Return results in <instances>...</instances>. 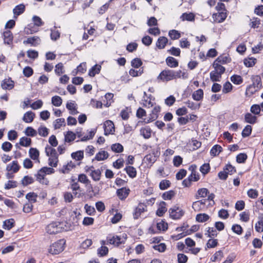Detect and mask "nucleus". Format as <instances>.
Returning <instances> with one entry per match:
<instances>
[{
    "label": "nucleus",
    "mask_w": 263,
    "mask_h": 263,
    "mask_svg": "<svg viewBox=\"0 0 263 263\" xmlns=\"http://www.w3.org/2000/svg\"><path fill=\"white\" fill-rule=\"evenodd\" d=\"M213 67L215 69L214 71H217L219 74H222L225 72V68L218 62L214 61L213 64Z\"/></svg>",
    "instance_id": "f704fd0d"
},
{
    "label": "nucleus",
    "mask_w": 263,
    "mask_h": 263,
    "mask_svg": "<svg viewBox=\"0 0 263 263\" xmlns=\"http://www.w3.org/2000/svg\"><path fill=\"white\" fill-rule=\"evenodd\" d=\"M4 43L10 45L13 41V34L11 31L7 30L3 33Z\"/></svg>",
    "instance_id": "4468645a"
},
{
    "label": "nucleus",
    "mask_w": 263,
    "mask_h": 263,
    "mask_svg": "<svg viewBox=\"0 0 263 263\" xmlns=\"http://www.w3.org/2000/svg\"><path fill=\"white\" fill-rule=\"evenodd\" d=\"M55 73L58 76H60L64 72L63 64L59 63L55 65Z\"/></svg>",
    "instance_id": "4d7b16f0"
},
{
    "label": "nucleus",
    "mask_w": 263,
    "mask_h": 263,
    "mask_svg": "<svg viewBox=\"0 0 263 263\" xmlns=\"http://www.w3.org/2000/svg\"><path fill=\"white\" fill-rule=\"evenodd\" d=\"M175 195V192L173 190L164 192L162 194V198L164 200H171Z\"/></svg>",
    "instance_id": "6e6d98bb"
},
{
    "label": "nucleus",
    "mask_w": 263,
    "mask_h": 263,
    "mask_svg": "<svg viewBox=\"0 0 263 263\" xmlns=\"http://www.w3.org/2000/svg\"><path fill=\"white\" fill-rule=\"evenodd\" d=\"M146 211V205L143 203H140L138 206L135 209L133 214L134 218L137 219L141 214Z\"/></svg>",
    "instance_id": "0eeeda50"
},
{
    "label": "nucleus",
    "mask_w": 263,
    "mask_h": 263,
    "mask_svg": "<svg viewBox=\"0 0 263 263\" xmlns=\"http://www.w3.org/2000/svg\"><path fill=\"white\" fill-rule=\"evenodd\" d=\"M25 135L27 136L34 137L36 135V131L32 127H27L25 131Z\"/></svg>",
    "instance_id": "052dcab7"
},
{
    "label": "nucleus",
    "mask_w": 263,
    "mask_h": 263,
    "mask_svg": "<svg viewBox=\"0 0 263 263\" xmlns=\"http://www.w3.org/2000/svg\"><path fill=\"white\" fill-rule=\"evenodd\" d=\"M20 168L17 162L16 161H13L11 164H9L7 167V170L8 171H13L14 173L17 172Z\"/></svg>",
    "instance_id": "c85d7f7f"
},
{
    "label": "nucleus",
    "mask_w": 263,
    "mask_h": 263,
    "mask_svg": "<svg viewBox=\"0 0 263 263\" xmlns=\"http://www.w3.org/2000/svg\"><path fill=\"white\" fill-rule=\"evenodd\" d=\"M35 114L31 111L26 112L23 116V120L26 123H31L33 121Z\"/></svg>",
    "instance_id": "a211bd4d"
},
{
    "label": "nucleus",
    "mask_w": 263,
    "mask_h": 263,
    "mask_svg": "<svg viewBox=\"0 0 263 263\" xmlns=\"http://www.w3.org/2000/svg\"><path fill=\"white\" fill-rule=\"evenodd\" d=\"M165 61L167 65L171 68H175L178 66L179 63L178 61L172 57H168Z\"/></svg>",
    "instance_id": "6ab92c4d"
},
{
    "label": "nucleus",
    "mask_w": 263,
    "mask_h": 263,
    "mask_svg": "<svg viewBox=\"0 0 263 263\" xmlns=\"http://www.w3.org/2000/svg\"><path fill=\"white\" fill-rule=\"evenodd\" d=\"M210 168L209 163H204L200 166V171L203 175H205L209 172Z\"/></svg>",
    "instance_id": "69168bd1"
},
{
    "label": "nucleus",
    "mask_w": 263,
    "mask_h": 263,
    "mask_svg": "<svg viewBox=\"0 0 263 263\" xmlns=\"http://www.w3.org/2000/svg\"><path fill=\"white\" fill-rule=\"evenodd\" d=\"M65 123V119L64 118H59L55 120L53 123L54 129H59Z\"/></svg>",
    "instance_id": "680f3d73"
},
{
    "label": "nucleus",
    "mask_w": 263,
    "mask_h": 263,
    "mask_svg": "<svg viewBox=\"0 0 263 263\" xmlns=\"http://www.w3.org/2000/svg\"><path fill=\"white\" fill-rule=\"evenodd\" d=\"M167 42L168 40L166 37L161 36L158 38L156 42V46L159 49H163L165 47Z\"/></svg>",
    "instance_id": "aec40b11"
},
{
    "label": "nucleus",
    "mask_w": 263,
    "mask_h": 263,
    "mask_svg": "<svg viewBox=\"0 0 263 263\" xmlns=\"http://www.w3.org/2000/svg\"><path fill=\"white\" fill-rule=\"evenodd\" d=\"M245 65L247 67H253L256 63V59L254 58L245 59L243 61Z\"/></svg>",
    "instance_id": "c03bdc74"
},
{
    "label": "nucleus",
    "mask_w": 263,
    "mask_h": 263,
    "mask_svg": "<svg viewBox=\"0 0 263 263\" xmlns=\"http://www.w3.org/2000/svg\"><path fill=\"white\" fill-rule=\"evenodd\" d=\"M45 153H46V155L48 156H50L52 158H55V159H57V158H58V154H57L56 150L54 148H53L48 145H47L45 147Z\"/></svg>",
    "instance_id": "4be33fe9"
},
{
    "label": "nucleus",
    "mask_w": 263,
    "mask_h": 263,
    "mask_svg": "<svg viewBox=\"0 0 263 263\" xmlns=\"http://www.w3.org/2000/svg\"><path fill=\"white\" fill-rule=\"evenodd\" d=\"M250 23L251 28H257L259 27V25L260 24V20L259 18L253 17Z\"/></svg>",
    "instance_id": "13d9d810"
},
{
    "label": "nucleus",
    "mask_w": 263,
    "mask_h": 263,
    "mask_svg": "<svg viewBox=\"0 0 263 263\" xmlns=\"http://www.w3.org/2000/svg\"><path fill=\"white\" fill-rule=\"evenodd\" d=\"M208 193H209V191L207 189H199L195 195V197L196 199H199V197H205L207 196Z\"/></svg>",
    "instance_id": "c9c22d12"
},
{
    "label": "nucleus",
    "mask_w": 263,
    "mask_h": 263,
    "mask_svg": "<svg viewBox=\"0 0 263 263\" xmlns=\"http://www.w3.org/2000/svg\"><path fill=\"white\" fill-rule=\"evenodd\" d=\"M101 66L100 65L96 64L92 66L89 70L88 75L91 77H93L96 74L100 73Z\"/></svg>",
    "instance_id": "b1692460"
},
{
    "label": "nucleus",
    "mask_w": 263,
    "mask_h": 263,
    "mask_svg": "<svg viewBox=\"0 0 263 263\" xmlns=\"http://www.w3.org/2000/svg\"><path fill=\"white\" fill-rule=\"evenodd\" d=\"M157 229L159 231H166L168 229V224L163 220L157 223Z\"/></svg>",
    "instance_id": "8fccbe9b"
},
{
    "label": "nucleus",
    "mask_w": 263,
    "mask_h": 263,
    "mask_svg": "<svg viewBox=\"0 0 263 263\" xmlns=\"http://www.w3.org/2000/svg\"><path fill=\"white\" fill-rule=\"evenodd\" d=\"M52 104L55 106H60L62 104V98L58 96H55L51 98Z\"/></svg>",
    "instance_id": "603ef678"
},
{
    "label": "nucleus",
    "mask_w": 263,
    "mask_h": 263,
    "mask_svg": "<svg viewBox=\"0 0 263 263\" xmlns=\"http://www.w3.org/2000/svg\"><path fill=\"white\" fill-rule=\"evenodd\" d=\"M188 257L184 254L179 253L177 255L178 263H186L187 261Z\"/></svg>",
    "instance_id": "774afa93"
},
{
    "label": "nucleus",
    "mask_w": 263,
    "mask_h": 263,
    "mask_svg": "<svg viewBox=\"0 0 263 263\" xmlns=\"http://www.w3.org/2000/svg\"><path fill=\"white\" fill-rule=\"evenodd\" d=\"M257 117L252 115L251 113H247L245 116V122L250 124H254L257 121Z\"/></svg>",
    "instance_id": "bb28decb"
},
{
    "label": "nucleus",
    "mask_w": 263,
    "mask_h": 263,
    "mask_svg": "<svg viewBox=\"0 0 263 263\" xmlns=\"http://www.w3.org/2000/svg\"><path fill=\"white\" fill-rule=\"evenodd\" d=\"M222 150V148L220 145L218 144L215 145L210 151L211 155L213 156H216L219 155Z\"/></svg>",
    "instance_id": "c756f323"
},
{
    "label": "nucleus",
    "mask_w": 263,
    "mask_h": 263,
    "mask_svg": "<svg viewBox=\"0 0 263 263\" xmlns=\"http://www.w3.org/2000/svg\"><path fill=\"white\" fill-rule=\"evenodd\" d=\"M130 190L126 187H122L117 190V195L121 200H124L129 195Z\"/></svg>",
    "instance_id": "1a4fd4ad"
},
{
    "label": "nucleus",
    "mask_w": 263,
    "mask_h": 263,
    "mask_svg": "<svg viewBox=\"0 0 263 263\" xmlns=\"http://www.w3.org/2000/svg\"><path fill=\"white\" fill-rule=\"evenodd\" d=\"M71 157L76 160H81L84 157V153L83 151H79L71 154Z\"/></svg>",
    "instance_id": "a18cd8bd"
},
{
    "label": "nucleus",
    "mask_w": 263,
    "mask_h": 263,
    "mask_svg": "<svg viewBox=\"0 0 263 263\" xmlns=\"http://www.w3.org/2000/svg\"><path fill=\"white\" fill-rule=\"evenodd\" d=\"M192 98L194 100L200 101L203 98V91L201 89H199L195 91L192 94Z\"/></svg>",
    "instance_id": "a878e982"
},
{
    "label": "nucleus",
    "mask_w": 263,
    "mask_h": 263,
    "mask_svg": "<svg viewBox=\"0 0 263 263\" xmlns=\"http://www.w3.org/2000/svg\"><path fill=\"white\" fill-rule=\"evenodd\" d=\"M232 231L238 234L241 235L243 232V229L241 226L238 224H234L232 227Z\"/></svg>",
    "instance_id": "5fc2aeb1"
},
{
    "label": "nucleus",
    "mask_w": 263,
    "mask_h": 263,
    "mask_svg": "<svg viewBox=\"0 0 263 263\" xmlns=\"http://www.w3.org/2000/svg\"><path fill=\"white\" fill-rule=\"evenodd\" d=\"M124 170H125L126 173L128 175L132 178H133L136 176L137 171L136 168L133 166H128L126 167Z\"/></svg>",
    "instance_id": "7c9ffc66"
},
{
    "label": "nucleus",
    "mask_w": 263,
    "mask_h": 263,
    "mask_svg": "<svg viewBox=\"0 0 263 263\" xmlns=\"http://www.w3.org/2000/svg\"><path fill=\"white\" fill-rule=\"evenodd\" d=\"M252 126L250 125H247L243 129L241 135L243 138L249 137L252 132Z\"/></svg>",
    "instance_id": "3c124183"
},
{
    "label": "nucleus",
    "mask_w": 263,
    "mask_h": 263,
    "mask_svg": "<svg viewBox=\"0 0 263 263\" xmlns=\"http://www.w3.org/2000/svg\"><path fill=\"white\" fill-rule=\"evenodd\" d=\"M185 72L181 70L175 71L171 69H164L162 71L157 77V79L162 81H169L174 79L184 78Z\"/></svg>",
    "instance_id": "f257e3e1"
},
{
    "label": "nucleus",
    "mask_w": 263,
    "mask_h": 263,
    "mask_svg": "<svg viewBox=\"0 0 263 263\" xmlns=\"http://www.w3.org/2000/svg\"><path fill=\"white\" fill-rule=\"evenodd\" d=\"M1 86L4 89H11L14 87V82L10 79H6L2 81Z\"/></svg>",
    "instance_id": "2eb2a0df"
},
{
    "label": "nucleus",
    "mask_w": 263,
    "mask_h": 263,
    "mask_svg": "<svg viewBox=\"0 0 263 263\" xmlns=\"http://www.w3.org/2000/svg\"><path fill=\"white\" fill-rule=\"evenodd\" d=\"M65 241L63 239H60L53 243L49 249V252L53 255L59 254L64 249Z\"/></svg>",
    "instance_id": "7ed1b4c3"
},
{
    "label": "nucleus",
    "mask_w": 263,
    "mask_h": 263,
    "mask_svg": "<svg viewBox=\"0 0 263 263\" xmlns=\"http://www.w3.org/2000/svg\"><path fill=\"white\" fill-rule=\"evenodd\" d=\"M54 172V169L52 167H44L40 169L36 175L37 179H44V177L47 174H50Z\"/></svg>",
    "instance_id": "39448f33"
},
{
    "label": "nucleus",
    "mask_w": 263,
    "mask_h": 263,
    "mask_svg": "<svg viewBox=\"0 0 263 263\" xmlns=\"http://www.w3.org/2000/svg\"><path fill=\"white\" fill-rule=\"evenodd\" d=\"M182 21H193L195 20V15L193 13H183L180 16Z\"/></svg>",
    "instance_id": "72a5a7b5"
},
{
    "label": "nucleus",
    "mask_w": 263,
    "mask_h": 263,
    "mask_svg": "<svg viewBox=\"0 0 263 263\" xmlns=\"http://www.w3.org/2000/svg\"><path fill=\"white\" fill-rule=\"evenodd\" d=\"M223 256V252L221 250H219L215 252V253L211 257V261L215 262L218 260H220Z\"/></svg>",
    "instance_id": "a19ab883"
},
{
    "label": "nucleus",
    "mask_w": 263,
    "mask_h": 263,
    "mask_svg": "<svg viewBox=\"0 0 263 263\" xmlns=\"http://www.w3.org/2000/svg\"><path fill=\"white\" fill-rule=\"evenodd\" d=\"M205 235H207L208 237L212 238L216 237L217 233L216 229L214 228L208 227L207 228L206 233H205Z\"/></svg>",
    "instance_id": "de8ad7c7"
},
{
    "label": "nucleus",
    "mask_w": 263,
    "mask_h": 263,
    "mask_svg": "<svg viewBox=\"0 0 263 263\" xmlns=\"http://www.w3.org/2000/svg\"><path fill=\"white\" fill-rule=\"evenodd\" d=\"M252 86H254L258 89H260L261 87V79L259 76H253L251 78Z\"/></svg>",
    "instance_id": "f3484780"
},
{
    "label": "nucleus",
    "mask_w": 263,
    "mask_h": 263,
    "mask_svg": "<svg viewBox=\"0 0 263 263\" xmlns=\"http://www.w3.org/2000/svg\"><path fill=\"white\" fill-rule=\"evenodd\" d=\"M19 144L23 146H29L31 144V139L26 137H23L20 139Z\"/></svg>",
    "instance_id": "4c0bfd02"
},
{
    "label": "nucleus",
    "mask_w": 263,
    "mask_h": 263,
    "mask_svg": "<svg viewBox=\"0 0 263 263\" xmlns=\"http://www.w3.org/2000/svg\"><path fill=\"white\" fill-rule=\"evenodd\" d=\"M248 156L247 154L245 153H240L236 156V161L239 163H244L247 159Z\"/></svg>",
    "instance_id": "e2e57ef3"
},
{
    "label": "nucleus",
    "mask_w": 263,
    "mask_h": 263,
    "mask_svg": "<svg viewBox=\"0 0 263 263\" xmlns=\"http://www.w3.org/2000/svg\"><path fill=\"white\" fill-rule=\"evenodd\" d=\"M107 241L109 243L118 247L120 245L124 243V240L121 239V236L116 235L111 238H107Z\"/></svg>",
    "instance_id": "9b49d317"
},
{
    "label": "nucleus",
    "mask_w": 263,
    "mask_h": 263,
    "mask_svg": "<svg viewBox=\"0 0 263 263\" xmlns=\"http://www.w3.org/2000/svg\"><path fill=\"white\" fill-rule=\"evenodd\" d=\"M213 17L214 18L215 22L219 23H222L226 20L227 17V13L226 12L221 11L218 13L214 14L213 15Z\"/></svg>",
    "instance_id": "ddd939ff"
},
{
    "label": "nucleus",
    "mask_w": 263,
    "mask_h": 263,
    "mask_svg": "<svg viewBox=\"0 0 263 263\" xmlns=\"http://www.w3.org/2000/svg\"><path fill=\"white\" fill-rule=\"evenodd\" d=\"M224 170H225V172H226L227 175H232L234 173L236 172V169L235 167L230 164H227L224 167Z\"/></svg>",
    "instance_id": "0e129e2a"
},
{
    "label": "nucleus",
    "mask_w": 263,
    "mask_h": 263,
    "mask_svg": "<svg viewBox=\"0 0 263 263\" xmlns=\"http://www.w3.org/2000/svg\"><path fill=\"white\" fill-rule=\"evenodd\" d=\"M94 168V167L93 166H91L88 168V170H86V171L88 172L89 171H90V176L92 177V179L94 181H98L100 179L101 176V171L100 170L98 169L96 170H92V169Z\"/></svg>",
    "instance_id": "6e6552de"
},
{
    "label": "nucleus",
    "mask_w": 263,
    "mask_h": 263,
    "mask_svg": "<svg viewBox=\"0 0 263 263\" xmlns=\"http://www.w3.org/2000/svg\"><path fill=\"white\" fill-rule=\"evenodd\" d=\"M30 157L33 160H37L39 157V151L35 148H30L29 151Z\"/></svg>",
    "instance_id": "2f4dec72"
},
{
    "label": "nucleus",
    "mask_w": 263,
    "mask_h": 263,
    "mask_svg": "<svg viewBox=\"0 0 263 263\" xmlns=\"http://www.w3.org/2000/svg\"><path fill=\"white\" fill-rule=\"evenodd\" d=\"M64 226H65L63 222L53 221L47 226L46 230L49 234H55L67 231Z\"/></svg>",
    "instance_id": "f03ea898"
},
{
    "label": "nucleus",
    "mask_w": 263,
    "mask_h": 263,
    "mask_svg": "<svg viewBox=\"0 0 263 263\" xmlns=\"http://www.w3.org/2000/svg\"><path fill=\"white\" fill-rule=\"evenodd\" d=\"M26 198L28 200V203H35L36 202L37 195L32 192L29 193L26 195Z\"/></svg>",
    "instance_id": "09e8293b"
},
{
    "label": "nucleus",
    "mask_w": 263,
    "mask_h": 263,
    "mask_svg": "<svg viewBox=\"0 0 263 263\" xmlns=\"http://www.w3.org/2000/svg\"><path fill=\"white\" fill-rule=\"evenodd\" d=\"M76 135L71 131H68L65 135V141L66 142H71L76 139Z\"/></svg>",
    "instance_id": "58836bf2"
},
{
    "label": "nucleus",
    "mask_w": 263,
    "mask_h": 263,
    "mask_svg": "<svg viewBox=\"0 0 263 263\" xmlns=\"http://www.w3.org/2000/svg\"><path fill=\"white\" fill-rule=\"evenodd\" d=\"M185 103L187 105V107L192 110H196L199 109L200 107V104H196L193 102L188 100L185 102Z\"/></svg>",
    "instance_id": "bf43d9fd"
},
{
    "label": "nucleus",
    "mask_w": 263,
    "mask_h": 263,
    "mask_svg": "<svg viewBox=\"0 0 263 263\" xmlns=\"http://www.w3.org/2000/svg\"><path fill=\"white\" fill-rule=\"evenodd\" d=\"M50 37L53 41H57L60 37V32L57 30V27H54L53 28L50 29Z\"/></svg>",
    "instance_id": "473e14b6"
},
{
    "label": "nucleus",
    "mask_w": 263,
    "mask_h": 263,
    "mask_svg": "<svg viewBox=\"0 0 263 263\" xmlns=\"http://www.w3.org/2000/svg\"><path fill=\"white\" fill-rule=\"evenodd\" d=\"M152 130L148 126L142 128L140 129V134L145 138L148 139L151 137Z\"/></svg>",
    "instance_id": "393cba45"
},
{
    "label": "nucleus",
    "mask_w": 263,
    "mask_h": 263,
    "mask_svg": "<svg viewBox=\"0 0 263 263\" xmlns=\"http://www.w3.org/2000/svg\"><path fill=\"white\" fill-rule=\"evenodd\" d=\"M215 61L219 64H225L230 62L231 59L228 56L220 55Z\"/></svg>",
    "instance_id": "ea45409f"
},
{
    "label": "nucleus",
    "mask_w": 263,
    "mask_h": 263,
    "mask_svg": "<svg viewBox=\"0 0 263 263\" xmlns=\"http://www.w3.org/2000/svg\"><path fill=\"white\" fill-rule=\"evenodd\" d=\"M109 156L108 153L105 151H101L98 152L95 159L97 161H102L108 158Z\"/></svg>",
    "instance_id": "5701e85b"
},
{
    "label": "nucleus",
    "mask_w": 263,
    "mask_h": 263,
    "mask_svg": "<svg viewBox=\"0 0 263 263\" xmlns=\"http://www.w3.org/2000/svg\"><path fill=\"white\" fill-rule=\"evenodd\" d=\"M41 39L39 36H34L33 37H28L26 40L24 41V44H31L33 46H36L40 44Z\"/></svg>",
    "instance_id": "f8f14e48"
},
{
    "label": "nucleus",
    "mask_w": 263,
    "mask_h": 263,
    "mask_svg": "<svg viewBox=\"0 0 263 263\" xmlns=\"http://www.w3.org/2000/svg\"><path fill=\"white\" fill-rule=\"evenodd\" d=\"M168 35L173 40L178 39L181 37L179 32L174 29L171 30L168 32Z\"/></svg>",
    "instance_id": "49530a36"
},
{
    "label": "nucleus",
    "mask_w": 263,
    "mask_h": 263,
    "mask_svg": "<svg viewBox=\"0 0 263 263\" xmlns=\"http://www.w3.org/2000/svg\"><path fill=\"white\" fill-rule=\"evenodd\" d=\"M210 79L213 82H219L220 81V79L221 77V74H219L216 71H212L210 72Z\"/></svg>",
    "instance_id": "e433bc0d"
},
{
    "label": "nucleus",
    "mask_w": 263,
    "mask_h": 263,
    "mask_svg": "<svg viewBox=\"0 0 263 263\" xmlns=\"http://www.w3.org/2000/svg\"><path fill=\"white\" fill-rule=\"evenodd\" d=\"M142 64V62L139 58H135L131 62L132 66L135 68H138Z\"/></svg>",
    "instance_id": "338daca9"
},
{
    "label": "nucleus",
    "mask_w": 263,
    "mask_h": 263,
    "mask_svg": "<svg viewBox=\"0 0 263 263\" xmlns=\"http://www.w3.org/2000/svg\"><path fill=\"white\" fill-rule=\"evenodd\" d=\"M25 11V6L23 4H21L16 6L13 9L14 14L13 17L17 18V16L24 12Z\"/></svg>",
    "instance_id": "9d476101"
},
{
    "label": "nucleus",
    "mask_w": 263,
    "mask_h": 263,
    "mask_svg": "<svg viewBox=\"0 0 263 263\" xmlns=\"http://www.w3.org/2000/svg\"><path fill=\"white\" fill-rule=\"evenodd\" d=\"M166 203L164 201H161L159 204V208L156 211V215L159 217H162L167 211L166 208Z\"/></svg>",
    "instance_id": "dca6fc26"
},
{
    "label": "nucleus",
    "mask_w": 263,
    "mask_h": 263,
    "mask_svg": "<svg viewBox=\"0 0 263 263\" xmlns=\"http://www.w3.org/2000/svg\"><path fill=\"white\" fill-rule=\"evenodd\" d=\"M170 217L173 219H179L184 214V211L178 206L175 205L169 209Z\"/></svg>",
    "instance_id": "20e7f679"
},
{
    "label": "nucleus",
    "mask_w": 263,
    "mask_h": 263,
    "mask_svg": "<svg viewBox=\"0 0 263 263\" xmlns=\"http://www.w3.org/2000/svg\"><path fill=\"white\" fill-rule=\"evenodd\" d=\"M104 135L107 136L109 134H112L115 131V127L113 122L110 120H107L104 123Z\"/></svg>",
    "instance_id": "423d86ee"
},
{
    "label": "nucleus",
    "mask_w": 263,
    "mask_h": 263,
    "mask_svg": "<svg viewBox=\"0 0 263 263\" xmlns=\"http://www.w3.org/2000/svg\"><path fill=\"white\" fill-rule=\"evenodd\" d=\"M111 149L115 153H121L123 151V146L120 143H115L111 145Z\"/></svg>",
    "instance_id": "864d4df0"
},
{
    "label": "nucleus",
    "mask_w": 263,
    "mask_h": 263,
    "mask_svg": "<svg viewBox=\"0 0 263 263\" xmlns=\"http://www.w3.org/2000/svg\"><path fill=\"white\" fill-rule=\"evenodd\" d=\"M210 219V216L205 213L198 214L196 216V220L198 222H204Z\"/></svg>",
    "instance_id": "cd10ccee"
},
{
    "label": "nucleus",
    "mask_w": 263,
    "mask_h": 263,
    "mask_svg": "<svg viewBox=\"0 0 263 263\" xmlns=\"http://www.w3.org/2000/svg\"><path fill=\"white\" fill-rule=\"evenodd\" d=\"M15 224V221L14 219L11 218L5 220L3 222V228L5 230H10Z\"/></svg>",
    "instance_id": "412c9836"
},
{
    "label": "nucleus",
    "mask_w": 263,
    "mask_h": 263,
    "mask_svg": "<svg viewBox=\"0 0 263 263\" xmlns=\"http://www.w3.org/2000/svg\"><path fill=\"white\" fill-rule=\"evenodd\" d=\"M231 81L234 84L236 85L241 84L243 82V79L240 76L234 74L231 76Z\"/></svg>",
    "instance_id": "37998d69"
},
{
    "label": "nucleus",
    "mask_w": 263,
    "mask_h": 263,
    "mask_svg": "<svg viewBox=\"0 0 263 263\" xmlns=\"http://www.w3.org/2000/svg\"><path fill=\"white\" fill-rule=\"evenodd\" d=\"M108 253V249L107 247L101 246L97 250L98 255L99 257H103L106 255Z\"/></svg>",
    "instance_id": "79ce46f5"
}]
</instances>
